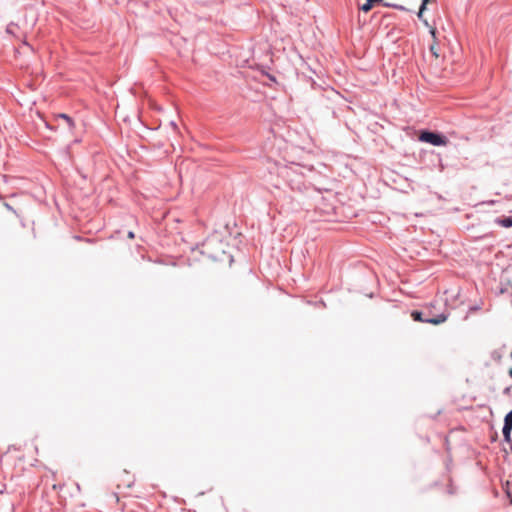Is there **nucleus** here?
<instances>
[{
    "instance_id": "nucleus-17",
    "label": "nucleus",
    "mask_w": 512,
    "mask_h": 512,
    "mask_svg": "<svg viewBox=\"0 0 512 512\" xmlns=\"http://www.w3.org/2000/svg\"><path fill=\"white\" fill-rule=\"evenodd\" d=\"M430 34L433 36V38H436V29L435 28H431L430 29Z\"/></svg>"
},
{
    "instance_id": "nucleus-4",
    "label": "nucleus",
    "mask_w": 512,
    "mask_h": 512,
    "mask_svg": "<svg viewBox=\"0 0 512 512\" xmlns=\"http://www.w3.org/2000/svg\"><path fill=\"white\" fill-rule=\"evenodd\" d=\"M434 305L431 304L430 307H427L424 309L425 312V323H429L432 325H439L441 323H444L448 317L449 313L445 310L439 314H435L433 311Z\"/></svg>"
},
{
    "instance_id": "nucleus-13",
    "label": "nucleus",
    "mask_w": 512,
    "mask_h": 512,
    "mask_svg": "<svg viewBox=\"0 0 512 512\" xmlns=\"http://www.w3.org/2000/svg\"><path fill=\"white\" fill-rule=\"evenodd\" d=\"M430 52L435 56L438 57L437 47L436 44H432L429 48Z\"/></svg>"
},
{
    "instance_id": "nucleus-6",
    "label": "nucleus",
    "mask_w": 512,
    "mask_h": 512,
    "mask_svg": "<svg viewBox=\"0 0 512 512\" xmlns=\"http://www.w3.org/2000/svg\"><path fill=\"white\" fill-rule=\"evenodd\" d=\"M411 318L416 322L425 323V312L424 310H413L411 312Z\"/></svg>"
},
{
    "instance_id": "nucleus-11",
    "label": "nucleus",
    "mask_w": 512,
    "mask_h": 512,
    "mask_svg": "<svg viewBox=\"0 0 512 512\" xmlns=\"http://www.w3.org/2000/svg\"><path fill=\"white\" fill-rule=\"evenodd\" d=\"M384 6L386 7H391V8H394V9H397V10H400V11H405L406 8L402 5H399V4H391V3H385Z\"/></svg>"
},
{
    "instance_id": "nucleus-12",
    "label": "nucleus",
    "mask_w": 512,
    "mask_h": 512,
    "mask_svg": "<svg viewBox=\"0 0 512 512\" xmlns=\"http://www.w3.org/2000/svg\"><path fill=\"white\" fill-rule=\"evenodd\" d=\"M424 11H425V10H421V7H419V11H418V13H417V17H418L420 20H422L426 26H428V22H427L426 20H424V19H423V12H424Z\"/></svg>"
},
{
    "instance_id": "nucleus-21",
    "label": "nucleus",
    "mask_w": 512,
    "mask_h": 512,
    "mask_svg": "<svg viewBox=\"0 0 512 512\" xmlns=\"http://www.w3.org/2000/svg\"><path fill=\"white\" fill-rule=\"evenodd\" d=\"M508 374L512 378V367L508 370Z\"/></svg>"
},
{
    "instance_id": "nucleus-16",
    "label": "nucleus",
    "mask_w": 512,
    "mask_h": 512,
    "mask_svg": "<svg viewBox=\"0 0 512 512\" xmlns=\"http://www.w3.org/2000/svg\"><path fill=\"white\" fill-rule=\"evenodd\" d=\"M511 388H512V386H508V387H506V388L503 390V394H504V395H506V396L510 395Z\"/></svg>"
},
{
    "instance_id": "nucleus-7",
    "label": "nucleus",
    "mask_w": 512,
    "mask_h": 512,
    "mask_svg": "<svg viewBox=\"0 0 512 512\" xmlns=\"http://www.w3.org/2000/svg\"><path fill=\"white\" fill-rule=\"evenodd\" d=\"M383 0H366L364 4L360 6V10L363 12H369L376 3H381Z\"/></svg>"
},
{
    "instance_id": "nucleus-23",
    "label": "nucleus",
    "mask_w": 512,
    "mask_h": 512,
    "mask_svg": "<svg viewBox=\"0 0 512 512\" xmlns=\"http://www.w3.org/2000/svg\"><path fill=\"white\" fill-rule=\"evenodd\" d=\"M510 357L512 358V351H511Z\"/></svg>"
},
{
    "instance_id": "nucleus-10",
    "label": "nucleus",
    "mask_w": 512,
    "mask_h": 512,
    "mask_svg": "<svg viewBox=\"0 0 512 512\" xmlns=\"http://www.w3.org/2000/svg\"><path fill=\"white\" fill-rule=\"evenodd\" d=\"M503 425L512 427V409L505 415Z\"/></svg>"
},
{
    "instance_id": "nucleus-18",
    "label": "nucleus",
    "mask_w": 512,
    "mask_h": 512,
    "mask_svg": "<svg viewBox=\"0 0 512 512\" xmlns=\"http://www.w3.org/2000/svg\"><path fill=\"white\" fill-rule=\"evenodd\" d=\"M127 236H128V238L133 239L135 237V234L133 231H129Z\"/></svg>"
},
{
    "instance_id": "nucleus-15",
    "label": "nucleus",
    "mask_w": 512,
    "mask_h": 512,
    "mask_svg": "<svg viewBox=\"0 0 512 512\" xmlns=\"http://www.w3.org/2000/svg\"><path fill=\"white\" fill-rule=\"evenodd\" d=\"M428 2H429V0H422L421 5H420L421 10H426V6H427Z\"/></svg>"
},
{
    "instance_id": "nucleus-20",
    "label": "nucleus",
    "mask_w": 512,
    "mask_h": 512,
    "mask_svg": "<svg viewBox=\"0 0 512 512\" xmlns=\"http://www.w3.org/2000/svg\"><path fill=\"white\" fill-rule=\"evenodd\" d=\"M170 125L174 128V129H177V125L174 121H171L170 122Z\"/></svg>"
},
{
    "instance_id": "nucleus-22",
    "label": "nucleus",
    "mask_w": 512,
    "mask_h": 512,
    "mask_svg": "<svg viewBox=\"0 0 512 512\" xmlns=\"http://www.w3.org/2000/svg\"><path fill=\"white\" fill-rule=\"evenodd\" d=\"M5 206L7 207V209L12 210V207L9 204H5Z\"/></svg>"
},
{
    "instance_id": "nucleus-1",
    "label": "nucleus",
    "mask_w": 512,
    "mask_h": 512,
    "mask_svg": "<svg viewBox=\"0 0 512 512\" xmlns=\"http://www.w3.org/2000/svg\"><path fill=\"white\" fill-rule=\"evenodd\" d=\"M226 247L227 244L223 242L220 236L214 234L202 243L201 253L214 261H222L226 254Z\"/></svg>"
},
{
    "instance_id": "nucleus-19",
    "label": "nucleus",
    "mask_w": 512,
    "mask_h": 512,
    "mask_svg": "<svg viewBox=\"0 0 512 512\" xmlns=\"http://www.w3.org/2000/svg\"><path fill=\"white\" fill-rule=\"evenodd\" d=\"M495 203H496V201H495V200H489V201H486V202H485V204H487V205H493V204H495Z\"/></svg>"
},
{
    "instance_id": "nucleus-2",
    "label": "nucleus",
    "mask_w": 512,
    "mask_h": 512,
    "mask_svg": "<svg viewBox=\"0 0 512 512\" xmlns=\"http://www.w3.org/2000/svg\"><path fill=\"white\" fill-rule=\"evenodd\" d=\"M282 176L291 190L302 192L306 188L304 176L297 172V169L293 167L285 168L282 171Z\"/></svg>"
},
{
    "instance_id": "nucleus-14",
    "label": "nucleus",
    "mask_w": 512,
    "mask_h": 512,
    "mask_svg": "<svg viewBox=\"0 0 512 512\" xmlns=\"http://www.w3.org/2000/svg\"><path fill=\"white\" fill-rule=\"evenodd\" d=\"M478 310H480V306L479 305H473V306L469 307V312L470 313H474V312H476Z\"/></svg>"
},
{
    "instance_id": "nucleus-3",
    "label": "nucleus",
    "mask_w": 512,
    "mask_h": 512,
    "mask_svg": "<svg viewBox=\"0 0 512 512\" xmlns=\"http://www.w3.org/2000/svg\"><path fill=\"white\" fill-rule=\"evenodd\" d=\"M418 140L433 146H446L449 139L442 132L430 129H422L419 131Z\"/></svg>"
},
{
    "instance_id": "nucleus-5",
    "label": "nucleus",
    "mask_w": 512,
    "mask_h": 512,
    "mask_svg": "<svg viewBox=\"0 0 512 512\" xmlns=\"http://www.w3.org/2000/svg\"><path fill=\"white\" fill-rule=\"evenodd\" d=\"M494 222L499 226L510 228L512 227V216L497 217Z\"/></svg>"
},
{
    "instance_id": "nucleus-8",
    "label": "nucleus",
    "mask_w": 512,
    "mask_h": 512,
    "mask_svg": "<svg viewBox=\"0 0 512 512\" xmlns=\"http://www.w3.org/2000/svg\"><path fill=\"white\" fill-rule=\"evenodd\" d=\"M511 432H512V427L511 426L503 425L502 434H503L504 441L507 442V443H510L511 444V449H512Z\"/></svg>"
},
{
    "instance_id": "nucleus-9",
    "label": "nucleus",
    "mask_w": 512,
    "mask_h": 512,
    "mask_svg": "<svg viewBox=\"0 0 512 512\" xmlns=\"http://www.w3.org/2000/svg\"><path fill=\"white\" fill-rule=\"evenodd\" d=\"M57 118L63 119L64 121H66V123L70 129L74 128L75 122L68 114L60 113L57 115Z\"/></svg>"
}]
</instances>
